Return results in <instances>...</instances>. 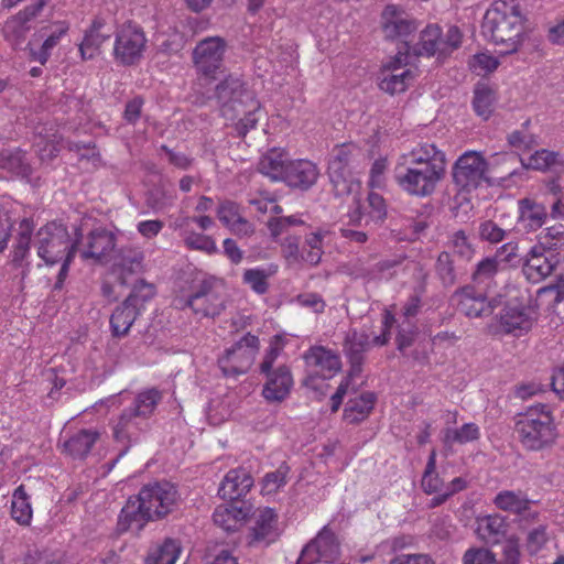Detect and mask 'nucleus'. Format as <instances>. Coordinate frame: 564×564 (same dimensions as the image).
Segmentation results:
<instances>
[{
	"label": "nucleus",
	"mask_w": 564,
	"mask_h": 564,
	"mask_svg": "<svg viewBox=\"0 0 564 564\" xmlns=\"http://www.w3.org/2000/svg\"><path fill=\"white\" fill-rule=\"evenodd\" d=\"M116 240L112 231L100 226L91 229L86 237L83 236L77 251L84 260L91 259L95 263L107 264L111 261Z\"/></svg>",
	"instance_id": "nucleus-14"
},
{
	"label": "nucleus",
	"mask_w": 564,
	"mask_h": 564,
	"mask_svg": "<svg viewBox=\"0 0 564 564\" xmlns=\"http://www.w3.org/2000/svg\"><path fill=\"white\" fill-rule=\"evenodd\" d=\"M304 359L311 372L304 379L303 384L314 390L317 389V378L322 377L323 380L332 378L341 369L339 355L324 346L311 347L304 354Z\"/></svg>",
	"instance_id": "nucleus-13"
},
{
	"label": "nucleus",
	"mask_w": 564,
	"mask_h": 564,
	"mask_svg": "<svg viewBox=\"0 0 564 564\" xmlns=\"http://www.w3.org/2000/svg\"><path fill=\"white\" fill-rule=\"evenodd\" d=\"M252 511V505L243 496H230L229 500L219 505L213 519L216 525L225 531H236L241 528Z\"/></svg>",
	"instance_id": "nucleus-17"
},
{
	"label": "nucleus",
	"mask_w": 564,
	"mask_h": 564,
	"mask_svg": "<svg viewBox=\"0 0 564 564\" xmlns=\"http://www.w3.org/2000/svg\"><path fill=\"white\" fill-rule=\"evenodd\" d=\"M282 350V338L279 335L273 336L270 341V346L267 349L264 357L260 364V372H268L273 368L275 360L278 359Z\"/></svg>",
	"instance_id": "nucleus-61"
},
{
	"label": "nucleus",
	"mask_w": 564,
	"mask_h": 564,
	"mask_svg": "<svg viewBox=\"0 0 564 564\" xmlns=\"http://www.w3.org/2000/svg\"><path fill=\"white\" fill-rule=\"evenodd\" d=\"M83 238V228L76 227L74 240L66 226L52 221L39 229L36 234L37 256L42 258L46 264H55L65 258L66 253L77 252L80 240Z\"/></svg>",
	"instance_id": "nucleus-7"
},
{
	"label": "nucleus",
	"mask_w": 564,
	"mask_h": 564,
	"mask_svg": "<svg viewBox=\"0 0 564 564\" xmlns=\"http://www.w3.org/2000/svg\"><path fill=\"white\" fill-rule=\"evenodd\" d=\"M524 21L518 0H496L484 15L481 32L501 46V54H513L523 43Z\"/></svg>",
	"instance_id": "nucleus-2"
},
{
	"label": "nucleus",
	"mask_w": 564,
	"mask_h": 564,
	"mask_svg": "<svg viewBox=\"0 0 564 564\" xmlns=\"http://www.w3.org/2000/svg\"><path fill=\"white\" fill-rule=\"evenodd\" d=\"M226 46L225 40L218 36L202 40L193 51L197 70L206 77H215L223 65Z\"/></svg>",
	"instance_id": "nucleus-16"
},
{
	"label": "nucleus",
	"mask_w": 564,
	"mask_h": 564,
	"mask_svg": "<svg viewBox=\"0 0 564 564\" xmlns=\"http://www.w3.org/2000/svg\"><path fill=\"white\" fill-rule=\"evenodd\" d=\"M478 234L481 240L489 243H498L505 239L507 231L494 220H485L479 225Z\"/></svg>",
	"instance_id": "nucleus-58"
},
{
	"label": "nucleus",
	"mask_w": 564,
	"mask_h": 564,
	"mask_svg": "<svg viewBox=\"0 0 564 564\" xmlns=\"http://www.w3.org/2000/svg\"><path fill=\"white\" fill-rule=\"evenodd\" d=\"M435 272L445 288H451L457 282V272L454 260L448 251H442L435 262Z\"/></svg>",
	"instance_id": "nucleus-43"
},
{
	"label": "nucleus",
	"mask_w": 564,
	"mask_h": 564,
	"mask_svg": "<svg viewBox=\"0 0 564 564\" xmlns=\"http://www.w3.org/2000/svg\"><path fill=\"white\" fill-rule=\"evenodd\" d=\"M253 477L242 468L230 469L219 485L218 494H248L253 486Z\"/></svg>",
	"instance_id": "nucleus-35"
},
{
	"label": "nucleus",
	"mask_w": 564,
	"mask_h": 564,
	"mask_svg": "<svg viewBox=\"0 0 564 564\" xmlns=\"http://www.w3.org/2000/svg\"><path fill=\"white\" fill-rule=\"evenodd\" d=\"M181 552L182 547L180 542L167 538L149 549L145 564H175Z\"/></svg>",
	"instance_id": "nucleus-33"
},
{
	"label": "nucleus",
	"mask_w": 564,
	"mask_h": 564,
	"mask_svg": "<svg viewBox=\"0 0 564 564\" xmlns=\"http://www.w3.org/2000/svg\"><path fill=\"white\" fill-rule=\"evenodd\" d=\"M500 261L498 257H486L475 265L471 272V285H489L499 272Z\"/></svg>",
	"instance_id": "nucleus-41"
},
{
	"label": "nucleus",
	"mask_w": 564,
	"mask_h": 564,
	"mask_svg": "<svg viewBox=\"0 0 564 564\" xmlns=\"http://www.w3.org/2000/svg\"><path fill=\"white\" fill-rule=\"evenodd\" d=\"M101 19H95L88 30L85 31L83 41L79 44V52L83 59H93L100 54L101 45L109 41L111 32L106 28Z\"/></svg>",
	"instance_id": "nucleus-27"
},
{
	"label": "nucleus",
	"mask_w": 564,
	"mask_h": 564,
	"mask_svg": "<svg viewBox=\"0 0 564 564\" xmlns=\"http://www.w3.org/2000/svg\"><path fill=\"white\" fill-rule=\"evenodd\" d=\"M370 349L369 336L366 333L350 330L347 333L343 351L349 364V376L359 377L362 372V366L366 360V352Z\"/></svg>",
	"instance_id": "nucleus-22"
},
{
	"label": "nucleus",
	"mask_w": 564,
	"mask_h": 564,
	"mask_svg": "<svg viewBox=\"0 0 564 564\" xmlns=\"http://www.w3.org/2000/svg\"><path fill=\"white\" fill-rule=\"evenodd\" d=\"M282 350V338L279 335L273 336L270 341V346L267 349L264 357L260 364V372H268L273 368L275 360L278 359Z\"/></svg>",
	"instance_id": "nucleus-62"
},
{
	"label": "nucleus",
	"mask_w": 564,
	"mask_h": 564,
	"mask_svg": "<svg viewBox=\"0 0 564 564\" xmlns=\"http://www.w3.org/2000/svg\"><path fill=\"white\" fill-rule=\"evenodd\" d=\"M20 227L21 232L18 236L17 243L14 245L13 251L11 253L10 263L14 268L25 267L21 273L22 279H24L29 271V263L24 264L23 262L30 251L32 228L30 221L25 218L21 221Z\"/></svg>",
	"instance_id": "nucleus-39"
},
{
	"label": "nucleus",
	"mask_w": 564,
	"mask_h": 564,
	"mask_svg": "<svg viewBox=\"0 0 564 564\" xmlns=\"http://www.w3.org/2000/svg\"><path fill=\"white\" fill-rule=\"evenodd\" d=\"M495 505L501 510L521 517H525V512L530 508V501L522 496H496Z\"/></svg>",
	"instance_id": "nucleus-50"
},
{
	"label": "nucleus",
	"mask_w": 564,
	"mask_h": 564,
	"mask_svg": "<svg viewBox=\"0 0 564 564\" xmlns=\"http://www.w3.org/2000/svg\"><path fill=\"white\" fill-rule=\"evenodd\" d=\"M339 542L326 527L302 551L296 564H332L339 558Z\"/></svg>",
	"instance_id": "nucleus-15"
},
{
	"label": "nucleus",
	"mask_w": 564,
	"mask_h": 564,
	"mask_svg": "<svg viewBox=\"0 0 564 564\" xmlns=\"http://www.w3.org/2000/svg\"><path fill=\"white\" fill-rule=\"evenodd\" d=\"M442 29L437 24H429L420 33V41L413 46L415 56L442 57Z\"/></svg>",
	"instance_id": "nucleus-32"
},
{
	"label": "nucleus",
	"mask_w": 564,
	"mask_h": 564,
	"mask_svg": "<svg viewBox=\"0 0 564 564\" xmlns=\"http://www.w3.org/2000/svg\"><path fill=\"white\" fill-rule=\"evenodd\" d=\"M290 161L289 153L284 149L271 148L260 156L257 169L271 181L283 182Z\"/></svg>",
	"instance_id": "nucleus-30"
},
{
	"label": "nucleus",
	"mask_w": 564,
	"mask_h": 564,
	"mask_svg": "<svg viewBox=\"0 0 564 564\" xmlns=\"http://www.w3.org/2000/svg\"><path fill=\"white\" fill-rule=\"evenodd\" d=\"M269 274L262 269H248L243 272V283L248 284L257 294H264L269 290Z\"/></svg>",
	"instance_id": "nucleus-54"
},
{
	"label": "nucleus",
	"mask_w": 564,
	"mask_h": 564,
	"mask_svg": "<svg viewBox=\"0 0 564 564\" xmlns=\"http://www.w3.org/2000/svg\"><path fill=\"white\" fill-rule=\"evenodd\" d=\"M480 436L479 427L475 423H465L459 429H447L444 435L445 445L466 444L477 441Z\"/></svg>",
	"instance_id": "nucleus-45"
},
{
	"label": "nucleus",
	"mask_w": 564,
	"mask_h": 564,
	"mask_svg": "<svg viewBox=\"0 0 564 564\" xmlns=\"http://www.w3.org/2000/svg\"><path fill=\"white\" fill-rule=\"evenodd\" d=\"M514 431L523 447L530 451L549 447L556 438L554 421L545 404L529 408L517 421Z\"/></svg>",
	"instance_id": "nucleus-6"
},
{
	"label": "nucleus",
	"mask_w": 564,
	"mask_h": 564,
	"mask_svg": "<svg viewBox=\"0 0 564 564\" xmlns=\"http://www.w3.org/2000/svg\"><path fill=\"white\" fill-rule=\"evenodd\" d=\"M499 323L503 332L507 334H516V332H529L533 321L529 310L522 304L508 303L499 315Z\"/></svg>",
	"instance_id": "nucleus-29"
},
{
	"label": "nucleus",
	"mask_w": 564,
	"mask_h": 564,
	"mask_svg": "<svg viewBox=\"0 0 564 564\" xmlns=\"http://www.w3.org/2000/svg\"><path fill=\"white\" fill-rule=\"evenodd\" d=\"M463 564H498L495 554L482 547L469 549L463 556Z\"/></svg>",
	"instance_id": "nucleus-60"
},
{
	"label": "nucleus",
	"mask_w": 564,
	"mask_h": 564,
	"mask_svg": "<svg viewBox=\"0 0 564 564\" xmlns=\"http://www.w3.org/2000/svg\"><path fill=\"white\" fill-rule=\"evenodd\" d=\"M506 520L497 514L478 519L477 534L487 544L499 543L507 533Z\"/></svg>",
	"instance_id": "nucleus-36"
},
{
	"label": "nucleus",
	"mask_w": 564,
	"mask_h": 564,
	"mask_svg": "<svg viewBox=\"0 0 564 564\" xmlns=\"http://www.w3.org/2000/svg\"><path fill=\"white\" fill-rule=\"evenodd\" d=\"M538 248L553 253L564 248V225L555 224L546 227L538 237Z\"/></svg>",
	"instance_id": "nucleus-42"
},
{
	"label": "nucleus",
	"mask_w": 564,
	"mask_h": 564,
	"mask_svg": "<svg viewBox=\"0 0 564 564\" xmlns=\"http://www.w3.org/2000/svg\"><path fill=\"white\" fill-rule=\"evenodd\" d=\"M278 534V513L271 508L260 509L249 530V544H268L274 541Z\"/></svg>",
	"instance_id": "nucleus-24"
},
{
	"label": "nucleus",
	"mask_w": 564,
	"mask_h": 564,
	"mask_svg": "<svg viewBox=\"0 0 564 564\" xmlns=\"http://www.w3.org/2000/svg\"><path fill=\"white\" fill-rule=\"evenodd\" d=\"M458 312L469 318H484L494 314L499 305L496 297L488 299L485 293L477 291L474 285L458 288L451 296Z\"/></svg>",
	"instance_id": "nucleus-12"
},
{
	"label": "nucleus",
	"mask_w": 564,
	"mask_h": 564,
	"mask_svg": "<svg viewBox=\"0 0 564 564\" xmlns=\"http://www.w3.org/2000/svg\"><path fill=\"white\" fill-rule=\"evenodd\" d=\"M376 395L373 392H365L359 398L350 399L344 410V419L350 424L364 421L373 409Z\"/></svg>",
	"instance_id": "nucleus-38"
},
{
	"label": "nucleus",
	"mask_w": 564,
	"mask_h": 564,
	"mask_svg": "<svg viewBox=\"0 0 564 564\" xmlns=\"http://www.w3.org/2000/svg\"><path fill=\"white\" fill-rule=\"evenodd\" d=\"M462 39L463 35L459 28L456 25L449 26L445 36L442 35V57L457 50L462 44Z\"/></svg>",
	"instance_id": "nucleus-63"
},
{
	"label": "nucleus",
	"mask_w": 564,
	"mask_h": 564,
	"mask_svg": "<svg viewBox=\"0 0 564 564\" xmlns=\"http://www.w3.org/2000/svg\"><path fill=\"white\" fill-rule=\"evenodd\" d=\"M442 480L436 474V451L432 449L422 477L424 494H438L442 490Z\"/></svg>",
	"instance_id": "nucleus-48"
},
{
	"label": "nucleus",
	"mask_w": 564,
	"mask_h": 564,
	"mask_svg": "<svg viewBox=\"0 0 564 564\" xmlns=\"http://www.w3.org/2000/svg\"><path fill=\"white\" fill-rule=\"evenodd\" d=\"M413 78V73L410 69H405L400 74H390L384 76L379 87L381 90L388 94L402 93L406 89L409 80Z\"/></svg>",
	"instance_id": "nucleus-49"
},
{
	"label": "nucleus",
	"mask_w": 564,
	"mask_h": 564,
	"mask_svg": "<svg viewBox=\"0 0 564 564\" xmlns=\"http://www.w3.org/2000/svg\"><path fill=\"white\" fill-rule=\"evenodd\" d=\"M303 220L295 216L288 217H273L268 220V228L270 230L271 237L276 239L280 235H282L286 229L291 226L302 225Z\"/></svg>",
	"instance_id": "nucleus-59"
},
{
	"label": "nucleus",
	"mask_w": 564,
	"mask_h": 564,
	"mask_svg": "<svg viewBox=\"0 0 564 564\" xmlns=\"http://www.w3.org/2000/svg\"><path fill=\"white\" fill-rule=\"evenodd\" d=\"M175 196L162 185H155L145 193V205L154 213L171 206Z\"/></svg>",
	"instance_id": "nucleus-47"
},
{
	"label": "nucleus",
	"mask_w": 564,
	"mask_h": 564,
	"mask_svg": "<svg viewBox=\"0 0 564 564\" xmlns=\"http://www.w3.org/2000/svg\"><path fill=\"white\" fill-rule=\"evenodd\" d=\"M240 216L239 205L235 202L224 200L217 208V217L227 228Z\"/></svg>",
	"instance_id": "nucleus-64"
},
{
	"label": "nucleus",
	"mask_w": 564,
	"mask_h": 564,
	"mask_svg": "<svg viewBox=\"0 0 564 564\" xmlns=\"http://www.w3.org/2000/svg\"><path fill=\"white\" fill-rule=\"evenodd\" d=\"M98 438L97 431L80 430L64 443V449L74 459H84Z\"/></svg>",
	"instance_id": "nucleus-37"
},
{
	"label": "nucleus",
	"mask_w": 564,
	"mask_h": 564,
	"mask_svg": "<svg viewBox=\"0 0 564 564\" xmlns=\"http://www.w3.org/2000/svg\"><path fill=\"white\" fill-rule=\"evenodd\" d=\"M0 169L6 170L21 178H30L33 169L21 149L3 150L0 152Z\"/></svg>",
	"instance_id": "nucleus-34"
},
{
	"label": "nucleus",
	"mask_w": 564,
	"mask_h": 564,
	"mask_svg": "<svg viewBox=\"0 0 564 564\" xmlns=\"http://www.w3.org/2000/svg\"><path fill=\"white\" fill-rule=\"evenodd\" d=\"M155 295V288L153 284L147 283L144 280H139L131 290V293L126 300H131V304L142 310L145 302Z\"/></svg>",
	"instance_id": "nucleus-56"
},
{
	"label": "nucleus",
	"mask_w": 564,
	"mask_h": 564,
	"mask_svg": "<svg viewBox=\"0 0 564 564\" xmlns=\"http://www.w3.org/2000/svg\"><path fill=\"white\" fill-rule=\"evenodd\" d=\"M261 112V104L258 100V107L252 108L251 106L246 107V110L241 112L243 115L242 118H240L235 123V131L237 133V137L245 138L247 133L250 130L256 129L258 121H259V115Z\"/></svg>",
	"instance_id": "nucleus-53"
},
{
	"label": "nucleus",
	"mask_w": 564,
	"mask_h": 564,
	"mask_svg": "<svg viewBox=\"0 0 564 564\" xmlns=\"http://www.w3.org/2000/svg\"><path fill=\"white\" fill-rule=\"evenodd\" d=\"M48 1L50 0H36L9 18L3 26L4 37L12 42L13 45L20 44L31 29L30 22L40 15Z\"/></svg>",
	"instance_id": "nucleus-19"
},
{
	"label": "nucleus",
	"mask_w": 564,
	"mask_h": 564,
	"mask_svg": "<svg viewBox=\"0 0 564 564\" xmlns=\"http://www.w3.org/2000/svg\"><path fill=\"white\" fill-rule=\"evenodd\" d=\"M419 334V328L414 324L408 321L400 324L395 336L397 349L403 356H406V349L414 345Z\"/></svg>",
	"instance_id": "nucleus-51"
},
{
	"label": "nucleus",
	"mask_w": 564,
	"mask_h": 564,
	"mask_svg": "<svg viewBox=\"0 0 564 564\" xmlns=\"http://www.w3.org/2000/svg\"><path fill=\"white\" fill-rule=\"evenodd\" d=\"M497 101L496 91L487 84L478 83L474 88L473 107L475 112L488 119L495 109Z\"/></svg>",
	"instance_id": "nucleus-40"
},
{
	"label": "nucleus",
	"mask_w": 564,
	"mask_h": 564,
	"mask_svg": "<svg viewBox=\"0 0 564 564\" xmlns=\"http://www.w3.org/2000/svg\"><path fill=\"white\" fill-rule=\"evenodd\" d=\"M32 507L29 496H12L11 517L21 525H29L32 519Z\"/></svg>",
	"instance_id": "nucleus-52"
},
{
	"label": "nucleus",
	"mask_w": 564,
	"mask_h": 564,
	"mask_svg": "<svg viewBox=\"0 0 564 564\" xmlns=\"http://www.w3.org/2000/svg\"><path fill=\"white\" fill-rule=\"evenodd\" d=\"M401 160L395 172V181L410 195L430 196L445 177V153L434 143H419L403 154Z\"/></svg>",
	"instance_id": "nucleus-1"
},
{
	"label": "nucleus",
	"mask_w": 564,
	"mask_h": 564,
	"mask_svg": "<svg viewBox=\"0 0 564 564\" xmlns=\"http://www.w3.org/2000/svg\"><path fill=\"white\" fill-rule=\"evenodd\" d=\"M162 399L161 392L148 389L137 394L133 403L124 409L113 427V437L123 445L119 457L123 456L130 446L139 441L141 433L149 430V417L153 414Z\"/></svg>",
	"instance_id": "nucleus-3"
},
{
	"label": "nucleus",
	"mask_w": 564,
	"mask_h": 564,
	"mask_svg": "<svg viewBox=\"0 0 564 564\" xmlns=\"http://www.w3.org/2000/svg\"><path fill=\"white\" fill-rule=\"evenodd\" d=\"M289 467L281 465L276 470L265 474L262 479L263 490L265 494H273L286 484V475Z\"/></svg>",
	"instance_id": "nucleus-57"
},
{
	"label": "nucleus",
	"mask_w": 564,
	"mask_h": 564,
	"mask_svg": "<svg viewBox=\"0 0 564 564\" xmlns=\"http://www.w3.org/2000/svg\"><path fill=\"white\" fill-rule=\"evenodd\" d=\"M225 303L224 282L215 276L193 280L191 293L185 300V306L204 317L220 315L225 310Z\"/></svg>",
	"instance_id": "nucleus-9"
},
{
	"label": "nucleus",
	"mask_w": 564,
	"mask_h": 564,
	"mask_svg": "<svg viewBox=\"0 0 564 564\" xmlns=\"http://www.w3.org/2000/svg\"><path fill=\"white\" fill-rule=\"evenodd\" d=\"M147 47V37L141 26L131 22L123 24L116 34L113 57L123 66L138 64Z\"/></svg>",
	"instance_id": "nucleus-11"
},
{
	"label": "nucleus",
	"mask_w": 564,
	"mask_h": 564,
	"mask_svg": "<svg viewBox=\"0 0 564 564\" xmlns=\"http://www.w3.org/2000/svg\"><path fill=\"white\" fill-rule=\"evenodd\" d=\"M448 247L456 257L467 262L473 260L476 252L469 237L462 229L451 236Z\"/></svg>",
	"instance_id": "nucleus-46"
},
{
	"label": "nucleus",
	"mask_w": 564,
	"mask_h": 564,
	"mask_svg": "<svg viewBox=\"0 0 564 564\" xmlns=\"http://www.w3.org/2000/svg\"><path fill=\"white\" fill-rule=\"evenodd\" d=\"M488 170L489 164L480 153L467 151L454 164L453 181L462 191L470 192L482 183L492 184Z\"/></svg>",
	"instance_id": "nucleus-10"
},
{
	"label": "nucleus",
	"mask_w": 564,
	"mask_h": 564,
	"mask_svg": "<svg viewBox=\"0 0 564 564\" xmlns=\"http://www.w3.org/2000/svg\"><path fill=\"white\" fill-rule=\"evenodd\" d=\"M518 224L525 232H534L545 225L549 217L546 206L534 198L524 197L518 202Z\"/></svg>",
	"instance_id": "nucleus-25"
},
{
	"label": "nucleus",
	"mask_w": 564,
	"mask_h": 564,
	"mask_svg": "<svg viewBox=\"0 0 564 564\" xmlns=\"http://www.w3.org/2000/svg\"><path fill=\"white\" fill-rule=\"evenodd\" d=\"M184 242L187 248L204 251L208 254H214L218 251L215 240L203 234L189 232L185 237Z\"/></svg>",
	"instance_id": "nucleus-55"
},
{
	"label": "nucleus",
	"mask_w": 564,
	"mask_h": 564,
	"mask_svg": "<svg viewBox=\"0 0 564 564\" xmlns=\"http://www.w3.org/2000/svg\"><path fill=\"white\" fill-rule=\"evenodd\" d=\"M545 250L533 246L527 253L522 271L530 282L536 283L553 273L555 268L560 264V253H551L546 256Z\"/></svg>",
	"instance_id": "nucleus-20"
},
{
	"label": "nucleus",
	"mask_w": 564,
	"mask_h": 564,
	"mask_svg": "<svg viewBox=\"0 0 564 564\" xmlns=\"http://www.w3.org/2000/svg\"><path fill=\"white\" fill-rule=\"evenodd\" d=\"M140 307L131 304V300H124L118 305L110 316V329L113 337H124L140 315Z\"/></svg>",
	"instance_id": "nucleus-31"
},
{
	"label": "nucleus",
	"mask_w": 564,
	"mask_h": 564,
	"mask_svg": "<svg viewBox=\"0 0 564 564\" xmlns=\"http://www.w3.org/2000/svg\"><path fill=\"white\" fill-rule=\"evenodd\" d=\"M383 18L386 19L383 24L386 37L391 40L402 39L404 44L408 46L409 43L405 39L417 29L416 22L398 12L397 7L394 6H388L384 9Z\"/></svg>",
	"instance_id": "nucleus-28"
},
{
	"label": "nucleus",
	"mask_w": 564,
	"mask_h": 564,
	"mask_svg": "<svg viewBox=\"0 0 564 564\" xmlns=\"http://www.w3.org/2000/svg\"><path fill=\"white\" fill-rule=\"evenodd\" d=\"M253 360L252 350L232 346L226 349L224 356L218 358V366L225 377H238L250 369Z\"/></svg>",
	"instance_id": "nucleus-26"
},
{
	"label": "nucleus",
	"mask_w": 564,
	"mask_h": 564,
	"mask_svg": "<svg viewBox=\"0 0 564 564\" xmlns=\"http://www.w3.org/2000/svg\"><path fill=\"white\" fill-rule=\"evenodd\" d=\"M319 176V170L310 160H291L286 167L283 182L291 188L310 189Z\"/></svg>",
	"instance_id": "nucleus-23"
},
{
	"label": "nucleus",
	"mask_w": 564,
	"mask_h": 564,
	"mask_svg": "<svg viewBox=\"0 0 564 564\" xmlns=\"http://www.w3.org/2000/svg\"><path fill=\"white\" fill-rule=\"evenodd\" d=\"M522 165L525 169L545 171L555 169L556 166L562 167L563 160L557 152L540 150L532 154L527 163L522 162Z\"/></svg>",
	"instance_id": "nucleus-44"
},
{
	"label": "nucleus",
	"mask_w": 564,
	"mask_h": 564,
	"mask_svg": "<svg viewBox=\"0 0 564 564\" xmlns=\"http://www.w3.org/2000/svg\"><path fill=\"white\" fill-rule=\"evenodd\" d=\"M215 98L223 118L235 121L246 107H258L253 90L238 76L228 75L215 87Z\"/></svg>",
	"instance_id": "nucleus-8"
},
{
	"label": "nucleus",
	"mask_w": 564,
	"mask_h": 564,
	"mask_svg": "<svg viewBox=\"0 0 564 564\" xmlns=\"http://www.w3.org/2000/svg\"><path fill=\"white\" fill-rule=\"evenodd\" d=\"M175 503V496H129L119 514L118 530L138 532L147 522L170 513Z\"/></svg>",
	"instance_id": "nucleus-5"
},
{
	"label": "nucleus",
	"mask_w": 564,
	"mask_h": 564,
	"mask_svg": "<svg viewBox=\"0 0 564 564\" xmlns=\"http://www.w3.org/2000/svg\"><path fill=\"white\" fill-rule=\"evenodd\" d=\"M364 160L362 149L354 142L337 144L333 148L327 173L337 197L349 196L360 191V182L352 176V172Z\"/></svg>",
	"instance_id": "nucleus-4"
},
{
	"label": "nucleus",
	"mask_w": 564,
	"mask_h": 564,
	"mask_svg": "<svg viewBox=\"0 0 564 564\" xmlns=\"http://www.w3.org/2000/svg\"><path fill=\"white\" fill-rule=\"evenodd\" d=\"M260 373L265 376L262 395L268 402L280 403L288 398L293 386V378L286 365H280L275 369Z\"/></svg>",
	"instance_id": "nucleus-21"
},
{
	"label": "nucleus",
	"mask_w": 564,
	"mask_h": 564,
	"mask_svg": "<svg viewBox=\"0 0 564 564\" xmlns=\"http://www.w3.org/2000/svg\"><path fill=\"white\" fill-rule=\"evenodd\" d=\"M144 252L140 247L123 246L111 258L113 271L121 285H128L129 279L144 271Z\"/></svg>",
	"instance_id": "nucleus-18"
}]
</instances>
